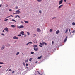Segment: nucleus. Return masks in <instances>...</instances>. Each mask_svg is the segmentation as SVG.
Instances as JSON below:
<instances>
[{"instance_id": "nucleus-1", "label": "nucleus", "mask_w": 75, "mask_h": 75, "mask_svg": "<svg viewBox=\"0 0 75 75\" xmlns=\"http://www.w3.org/2000/svg\"><path fill=\"white\" fill-rule=\"evenodd\" d=\"M40 44V45H39V46H40V47H43V45H44V44L45 45H47V43L45 42H43L42 43H39Z\"/></svg>"}, {"instance_id": "nucleus-2", "label": "nucleus", "mask_w": 75, "mask_h": 75, "mask_svg": "<svg viewBox=\"0 0 75 75\" xmlns=\"http://www.w3.org/2000/svg\"><path fill=\"white\" fill-rule=\"evenodd\" d=\"M4 30H5V31L8 32L9 31L8 28L7 27L6 28L4 29Z\"/></svg>"}, {"instance_id": "nucleus-3", "label": "nucleus", "mask_w": 75, "mask_h": 75, "mask_svg": "<svg viewBox=\"0 0 75 75\" xmlns=\"http://www.w3.org/2000/svg\"><path fill=\"white\" fill-rule=\"evenodd\" d=\"M63 2V0H61L60 1H59V5H61Z\"/></svg>"}, {"instance_id": "nucleus-4", "label": "nucleus", "mask_w": 75, "mask_h": 75, "mask_svg": "<svg viewBox=\"0 0 75 75\" xmlns=\"http://www.w3.org/2000/svg\"><path fill=\"white\" fill-rule=\"evenodd\" d=\"M20 9L17 10L16 11V13H18V14H20L21 13L20 11H19Z\"/></svg>"}, {"instance_id": "nucleus-5", "label": "nucleus", "mask_w": 75, "mask_h": 75, "mask_svg": "<svg viewBox=\"0 0 75 75\" xmlns=\"http://www.w3.org/2000/svg\"><path fill=\"white\" fill-rule=\"evenodd\" d=\"M60 33V31L59 30H58L57 31H56V34H58V33Z\"/></svg>"}, {"instance_id": "nucleus-6", "label": "nucleus", "mask_w": 75, "mask_h": 75, "mask_svg": "<svg viewBox=\"0 0 75 75\" xmlns=\"http://www.w3.org/2000/svg\"><path fill=\"white\" fill-rule=\"evenodd\" d=\"M34 50L35 51H37L38 50V48L35 49V47L34 48Z\"/></svg>"}, {"instance_id": "nucleus-7", "label": "nucleus", "mask_w": 75, "mask_h": 75, "mask_svg": "<svg viewBox=\"0 0 75 75\" xmlns=\"http://www.w3.org/2000/svg\"><path fill=\"white\" fill-rule=\"evenodd\" d=\"M67 36L66 38L64 40V42H65L67 40Z\"/></svg>"}, {"instance_id": "nucleus-8", "label": "nucleus", "mask_w": 75, "mask_h": 75, "mask_svg": "<svg viewBox=\"0 0 75 75\" xmlns=\"http://www.w3.org/2000/svg\"><path fill=\"white\" fill-rule=\"evenodd\" d=\"M13 39H18V37H16V36H14V37H13Z\"/></svg>"}, {"instance_id": "nucleus-9", "label": "nucleus", "mask_w": 75, "mask_h": 75, "mask_svg": "<svg viewBox=\"0 0 75 75\" xmlns=\"http://www.w3.org/2000/svg\"><path fill=\"white\" fill-rule=\"evenodd\" d=\"M63 6V5H61L59 6L58 9H60V8H61V7H62Z\"/></svg>"}, {"instance_id": "nucleus-10", "label": "nucleus", "mask_w": 75, "mask_h": 75, "mask_svg": "<svg viewBox=\"0 0 75 75\" xmlns=\"http://www.w3.org/2000/svg\"><path fill=\"white\" fill-rule=\"evenodd\" d=\"M37 31L38 32H40L41 31V30L40 29L38 28L37 29Z\"/></svg>"}, {"instance_id": "nucleus-11", "label": "nucleus", "mask_w": 75, "mask_h": 75, "mask_svg": "<svg viewBox=\"0 0 75 75\" xmlns=\"http://www.w3.org/2000/svg\"><path fill=\"white\" fill-rule=\"evenodd\" d=\"M23 27H24V26L23 25H20L19 26V28L20 29V28H22Z\"/></svg>"}, {"instance_id": "nucleus-12", "label": "nucleus", "mask_w": 75, "mask_h": 75, "mask_svg": "<svg viewBox=\"0 0 75 75\" xmlns=\"http://www.w3.org/2000/svg\"><path fill=\"white\" fill-rule=\"evenodd\" d=\"M30 43V44H32V42H28V43L26 44V45H27Z\"/></svg>"}, {"instance_id": "nucleus-13", "label": "nucleus", "mask_w": 75, "mask_h": 75, "mask_svg": "<svg viewBox=\"0 0 75 75\" xmlns=\"http://www.w3.org/2000/svg\"><path fill=\"white\" fill-rule=\"evenodd\" d=\"M69 30V28L67 29L66 30V32H65V33H67L68 31Z\"/></svg>"}, {"instance_id": "nucleus-14", "label": "nucleus", "mask_w": 75, "mask_h": 75, "mask_svg": "<svg viewBox=\"0 0 75 75\" xmlns=\"http://www.w3.org/2000/svg\"><path fill=\"white\" fill-rule=\"evenodd\" d=\"M24 32L23 31H21L20 32V33L21 34H24Z\"/></svg>"}, {"instance_id": "nucleus-15", "label": "nucleus", "mask_w": 75, "mask_h": 75, "mask_svg": "<svg viewBox=\"0 0 75 75\" xmlns=\"http://www.w3.org/2000/svg\"><path fill=\"white\" fill-rule=\"evenodd\" d=\"M11 26L12 27H13V28H14L15 27V26L14 25H11Z\"/></svg>"}, {"instance_id": "nucleus-16", "label": "nucleus", "mask_w": 75, "mask_h": 75, "mask_svg": "<svg viewBox=\"0 0 75 75\" xmlns=\"http://www.w3.org/2000/svg\"><path fill=\"white\" fill-rule=\"evenodd\" d=\"M25 23H28V21H24Z\"/></svg>"}, {"instance_id": "nucleus-17", "label": "nucleus", "mask_w": 75, "mask_h": 75, "mask_svg": "<svg viewBox=\"0 0 75 75\" xmlns=\"http://www.w3.org/2000/svg\"><path fill=\"white\" fill-rule=\"evenodd\" d=\"M5 48V47L4 46H3L2 48H1V50L4 49Z\"/></svg>"}, {"instance_id": "nucleus-18", "label": "nucleus", "mask_w": 75, "mask_h": 75, "mask_svg": "<svg viewBox=\"0 0 75 75\" xmlns=\"http://www.w3.org/2000/svg\"><path fill=\"white\" fill-rule=\"evenodd\" d=\"M41 57H42V56H40V57H38V59H41Z\"/></svg>"}, {"instance_id": "nucleus-19", "label": "nucleus", "mask_w": 75, "mask_h": 75, "mask_svg": "<svg viewBox=\"0 0 75 75\" xmlns=\"http://www.w3.org/2000/svg\"><path fill=\"white\" fill-rule=\"evenodd\" d=\"M72 25L74 26L75 25V23L74 22L72 23Z\"/></svg>"}, {"instance_id": "nucleus-20", "label": "nucleus", "mask_w": 75, "mask_h": 75, "mask_svg": "<svg viewBox=\"0 0 75 75\" xmlns=\"http://www.w3.org/2000/svg\"><path fill=\"white\" fill-rule=\"evenodd\" d=\"M37 1L38 2H41L42 1V0H37Z\"/></svg>"}, {"instance_id": "nucleus-21", "label": "nucleus", "mask_w": 75, "mask_h": 75, "mask_svg": "<svg viewBox=\"0 0 75 75\" xmlns=\"http://www.w3.org/2000/svg\"><path fill=\"white\" fill-rule=\"evenodd\" d=\"M38 46L37 45H34L33 47H37Z\"/></svg>"}, {"instance_id": "nucleus-22", "label": "nucleus", "mask_w": 75, "mask_h": 75, "mask_svg": "<svg viewBox=\"0 0 75 75\" xmlns=\"http://www.w3.org/2000/svg\"><path fill=\"white\" fill-rule=\"evenodd\" d=\"M27 34H28V35H30V33H29V32H27Z\"/></svg>"}, {"instance_id": "nucleus-23", "label": "nucleus", "mask_w": 75, "mask_h": 75, "mask_svg": "<svg viewBox=\"0 0 75 75\" xmlns=\"http://www.w3.org/2000/svg\"><path fill=\"white\" fill-rule=\"evenodd\" d=\"M25 63H27V62H28V60H25Z\"/></svg>"}, {"instance_id": "nucleus-24", "label": "nucleus", "mask_w": 75, "mask_h": 75, "mask_svg": "<svg viewBox=\"0 0 75 75\" xmlns=\"http://www.w3.org/2000/svg\"><path fill=\"white\" fill-rule=\"evenodd\" d=\"M19 54V52H17V53L16 54V55H18Z\"/></svg>"}, {"instance_id": "nucleus-25", "label": "nucleus", "mask_w": 75, "mask_h": 75, "mask_svg": "<svg viewBox=\"0 0 75 75\" xmlns=\"http://www.w3.org/2000/svg\"><path fill=\"white\" fill-rule=\"evenodd\" d=\"M32 58H30L29 59V61L30 62H31V60H32Z\"/></svg>"}, {"instance_id": "nucleus-26", "label": "nucleus", "mask_w": 75, "mask_h": 75, "mask_svg": "<svg viewBox=\"0 0 75 75\" xmlns=\"http://www.w3.org/2000/svg\"><path fill=\"white\" fill-rule=\"evenodd\" d=\"M15 8H16V9H17L18 8V7L16 6L15 7Z\"/></svg>"}, {"instance_id": "nucleus-27", "label": "nucleus", "mask_w": 75, "mask_h": 75, "mask_svg": "<svg viewBox=\"0 0 75 75\" xmlns=\"http://www.w3.org/2000/svg\"><path fill=\"white\" fill-rule=\"evenodd\" d=\"M12 21H14L15 22H16V21H15V20H14V19H12Z\"/></svg>"}, {"instance_id": "nucleus-28", "label": "nucleus", "mask_w": 75, "mask_h": 75, "mask_svg": "<svg viewBox=\"0 0 75 75\" xmlns=\"http://www.w3.org/2000/svg\"><path fill=\"white\" fill-rule=\"evenodd\" d=\"M52 29H51L50 30V32H52Z\"/></svg>"}, {"instance_id": "nucleus-29", "label": "nucleus", "mask_w": 75, "mask_h": 75, "mask_svg": "<svg viewBox=\"0 0 75 75\" xmlns=\"http://www.w3.org/2000/svg\"><path fill=\"white\" fill-rule=\"evenodd\" d=\"M34 53V52H31V54H33Z\"/></svg>"}, {"instance_id": "nucleus-30", "label": "nucleus", "mask_w": 75, "mask_h": 75, "mask_svg": "<svg viewBox=\"0 0 75 75\" xmlns=\"http://www.w3.org/2000/svg\"><path fill=\"white\" fill-rule=\"evenodd\" d=\"M39 13H40V14L41 13V11L40 10H39Z\"/></svg>"}, {"instance_id": "nucleus-31", "label": "nucleus", "mask_w": 75, "mask_h": 75, "mask_svg": "<svg viewBox=\"0 0 75 75\" xmlns=\"http://www.w3.org/2000/svg\"><path fill=\"white\" fill-rule=\"evenodd\" d=\"M4 64V63L0 62V64Z\"/></svg>"}, {"instance_id": "nucleus-32", "label": "nucleus", "mask_w": 75, "mask_h": 75, "mask_svg": "<svg viewBox=\"0 0 75 75\" xmlns=\"http://www.w3.org/2000/svg\"><path fill=\"white\" fill-rule=\"evenodd\" d=\"M21 34H19L18 35V36H21Z\"/></svg>"}, {"instance_id": "nucleus-33", "label": "nucleus", "mask_w": 75, "mask_h": 75, "mask_svg": "<svg viewBox=\"0 0 75 75\" xmlns=\"http://www.w3.org/2000/svg\"><path fill=\"white\" fill-rule=\"evenodd\" d=\"M37 72L38 73V74H39V75H40V73H39V72L38 71H37Z\"/></svg>"}, {"instance_id": "nucleus-34", "label": "nucleus", "mask_w": 75, "mask_h": 75, "mask_svg": "<svg viewBox=\"0 0 75 75\" xmlns=\"http://www.w3.org/2000/svg\"><path fill=\"white\" fill-rule=\"evenodd\" d=\"M23 65L24 66H25V63L24 62H23Z\"/></svg>"}, {"instance_id": "nucleus-35", "label": "nucleus", "mask_w": 75, "mask_h": 75, "mask_svg": "<svg viewBox=\"0 0 75 75\" xmlns=\"http://www.w3.org/2000/svg\"><path fill=\"white\" fill-rule=\"evenodd\" d=\"M54 43V41H52V44H53Z\"/></svg>"}, {"instance_id": "nucleus-36", "label": "nucleus", "mask_w": 75, "mask_h": 75, "mask_svg": "<svg viewBox=\"0 0 75 75\" xmlns=\"http://www.w3.org/2000/svg\"><path fill=\"white\" fill-rule=\"evenodd\" d=\"M56 18V17H54L52 18V19H54Z\"/></svg>"}, {"instance_id": "nucleus-37", "label": "nucleus", "mask_w": 75, "mask_h": 75, "mask_svg": "<svg viewBox=\"0 0 75 75\" xmlns=\"http://www.w3.org/2000/svg\"><path fill=\"white\" fill-rule=\"evenodd\" d=\"M8 20V19H5V20H4V21H7Z\"/></svg>"}, {"instance_id": "nucleus-38", "label": "nucleus", "mask_w": 75, "mask_h": 75, "mask_svg": "<svg viewBox=\"0 0 75 75\" xmlns=\"http://www.w3.org/2000/svg\"><path fill=\"white\" fill-rule=\"evenodd\" d=\"M75 32V30H73V31L72 33H74Z\"/></svg>"}, {"instance_id": "nucleus-39", "label": "nucleus", "mask_w": 75, "mask_h": 75, "mask_svg": "<svg viewBox=\"0 0 75 75\" xmlns=\"http://www.w3.org/2000/svg\"><path fill=\"white\" fill-rule=\"evenodd\" d=\"M1 35H3V36L4 35L3 33L1 34Z\"/></svg>"}, {"instance_id": "nucleus-40", "label": "nucleus", "mask_w": 75, "mask_h": 75, "mask_svg": "<svg viewBox=\"0 0 75 75\" xmlns=\"http://www.w3.org/2000/svg\"><path fill=\"white\" fill-rule=\"evenodd\" d=\"M18 17V15L16 16H15V18H17Z\"/></svg>"}, {"instance_id": "nucleus-41", "label": "nucleus", "mask_w": 75, "mask_h": 75, "mask_svg": "<svg viewBox=\"0 0 75 75\" xmlns=\"http://www.w3.org/2000/svg\"><path fill=\"white\" fill-rule=\"evenodd\" d=\"M25 35V34L24 33H23L21 35L23 36V35Z\"/></svg>"}, {"instance_id": "nucleus-42", "label": "nucleus", "mask_w": 75, "mask_h": 75, "mask_svg": "<svg viewBox=\"0 0 75 75\" xmlns=\"http://www.w3.org/2000/svg\"><path fill=\"white\" fill-rule=\"evenodd\" d=\"M26 66H28V64L27 63H26Z\"/></svg>"}, {"instance_id": "nucleus-43", "label": "nucleus", "mask_w": 75, "mask_h": 75, "mask_svg": "<svg viewBox=\"0 0 75 75\" xmlns=\"http://www.w3.org/2000/svg\"><path fill=\"white\" fill-rule=\"evenodd\" d=\"M16 13H13V15H15V14L16 15Z\"/></svg>"}, {"instance_id": "nucleus-44", "label": "nucleus", "mask_w": 75, "mask_h": 75, "mask_svg": "<svg viewBox=\"0 0 75 75\" xmlns=\"http://www.w3.org/2000/svg\"><path fill=\"white\" fill-rule=\"evenodd\" d=\"M11 71V69H9V71Z\"/></svg>"}, {"instance_id": "nucleus-45", "label": "nucleus", "mask_w": 75, "mask_h": 75, "mask_svg": "<svg viewBox=\"0 0 75 75\" xmlns=\"http://www.w3.org/2000/svg\"><path fill=\"white\" fill-rule=\"evenodd\" d=\"M9 11H12L11 9H9Z\"/></svg>"}, {"instance_id": "nucleus-46", "label": "nucleus", "mask_w": 75, "mask_h": 75, "mask_svg": "<svg viewBox=\"0 0 75 75\" xmlns=\"http://www.w3.org/2000/svg\"><path fill=\"white\" fill-rule=\"evenodd\" d=\"M27 36V35H25L24 36V37H26Z\"/></svg>"}, {"instance_id": "nucleus-47", "label": "nucleus", "mask_w": 75, "mask_h": 75, "mask_svg": "<svg viewBox=\"0 0 75 75\" xmlns=\"http://www.w3.org/2000/svg\"><path fill=\"white\" fill-rule=\"evenodd\" d=\"M1 6H2V4H0V7H1Z\"/></svg>"}, {"instance_id": "nucleus-48", "label": "nucleus", "mask_w": 75, "mask_h": 75, "mask_svg": "<svg viewBox=\"0 0 75 75\" xmlns=\"http://www.w3.org/2000/svg\"><path fill=\"white\" fill-rule=\"evenodd\" d=\"M64 2H66V0H64Z\"/></svg>"}, {"instance_id": "nucleus-49", "label": "nucleus", "mask_w": 75, "mask_h": 75, "mask_svg": "<svg viewBox=\"0 0 75 75\" xmlns=\"http://www.w3.org/2000/svg\"><path fill=\"white\" fill-rule=\"evenodd\" d=\"M18 17L19 18H20V17H19V16L18 15Z\"/></svg>"}, {"instance_id": "nucleus-50", "label": "nucleus", "mask_w": 75, "mask_h": 75, "mask_svg": "<svg viewBox=\"0 0 75 75\" xmlns=\"http://www.w3.org/2000/svg\"><path fill=\"white\" fill-rule=\"evenodd\" d=\"M70 31H71L70 29H69V31L70 32Z\"/></svg>"}, {"instance_id": "nucleus-51", "label": "nucleus", "mask_w": 75, "mask_h": 75, "mask_svg": "<svg viewBox=\"0 0 75 75\" xmlns=\"http://www.w3.org/2000/svg\"><path fill=\"white\" fill-rule=\"evenodd\" d=\"M11 17H13V15H10Z\"/></svg>"}, {"instance_id": "nucleus-52", "label": "nucleus", "mask_w": 75, "mask_h": 75, "mask_svg": "<svg viewBox=\"0 0 75 75\" xmlns=\"http://www.w3.org/2000/svg\"><path fill=\"white\" fill-rule=\"evenodd\" d=\"M8 18V17H7L6 18H5V19H7V18Z\"/></svg>"}, {"instance_id": "nucleus-53", "label": "nucleus", "mask_w": 75, "mask_h": 75, "mask_svg": "<svg viewBox=\"0 0 75 75\" xmlns=\"http://www.w3.org/2000/svg\"><path fill=\"white\" fill-rule=\"evenodd\" d=\"M14 71H13V72H12V73H14Z\"/></svg>"}, {"instance_id": "nucleus-54", "label": "nucleus", "mask_w": 75, "mask_h": 75, "mask_svg": "<svg viewBox=\"0 0 75 75\" xmlns=\"http://www.w3.org/2000/svg\"><path fill=\"white\" fill-rule=\"evenodd\" d=\"M5 31L4 30H3V32H4Z\"/></svg>"}, {"instance_id": "nucleus-55", "label": "nucleus", "mask_w": 75, "mask_h": 75, "mask_svg": "<svg viewBox=\"0 0 75 75\" xmlns=\"http://www.w3.org/2000/svg\"><path fill=\"white\" fill-rule=\"evenodd\" d=\"M21 23H23V22L21 21Z\"/></svg>"}, {"instance_id": "nucleus-56", "label": "nucleus", "mask_w": 75, "mask_h": 75, "mask_svg": "<svg viewBox=\"0 0 75 75\" xmlns=\"http://www.w3.org/2000/svg\"><path fill=\"white\" fill-rule=\"evenodd\" d=\"M1 67H2V66H0V68H1Z\"/></svg>"}, {"instance_id": "nucleus-57", "label": "nucleus", "mask_w": 75, "mask_h": 75, "mask_svg": "<svg viewBox=\"0 0 75 75\" xmlns=\"http://www.w3.org/2000/svg\"><path fill=\"white\" fill-rule=\"evenodd\" d=\"M17 27H18V28H19V26H17Z\"/></svg>"}, {"instance_id": "nucleus-58", "label": "nucleus", "mask_w": 75, "mask_h": 75, "mask_svg": "<svg viewBox=\"0 0 75 75\" xmlns=\"http://www.w3.org/2000/svg\"><path fill=\"white\" fill-rule=\"evenodd\" d=\"M71 32H70V35H71Z\"/></svg>"}, {"instance_id": "nucleus-59", "label": "nucleus", "mask_w": 75, "mask_h": 75, "mask_svg": "<svg viewBox=\"0 0 75 75\" xmlns=\"http://www.w3.org/2000/svg\"><path fill=\"white\" fill-rule=\"evenodd\" d=\"M10 17V16H8V18H9V17Z\"/></svg>"}, {"instance_id": "nucleus-60", "label": "nucleus", "mask_w": 75, "mask_h": 75, "mask_svg": "<svg viewBox=\"0 0 75 75\" xmlns=\"http://www.w3.org/2000/svg\"><path fill=\"white\" fill-rule=\"evenodd\" d=\"M34 35H35V36H36V34H35Z\"/></svg>"}, {"instance_id": "nucleus-61", "label": "nucleus", "mask_w": 75, "mask_h": 75, "mask_svg": "<svg viewBox=\"0 0 75 75\" xmlns=\"http://www.w3.org/2000/svg\"><path fill=\"white\" fill-rule=\"evenodd\" d=\"M38 63V62L36 61V63Z\"/></svg>"}, {"instance_id": "nucleus-62", "label": "nucleus", "mask_w": 75, "mask_h": 75, "mask_svg": "<svg viewBox=\"0 0 75 75\" xmlns=\"http://www.w3.org/2000/svg\"><path fill=\"white\" fill-rule=\"evenodd\" d=\"M35 75H36V74H35Z\"/></svg>"}]
</instances>
